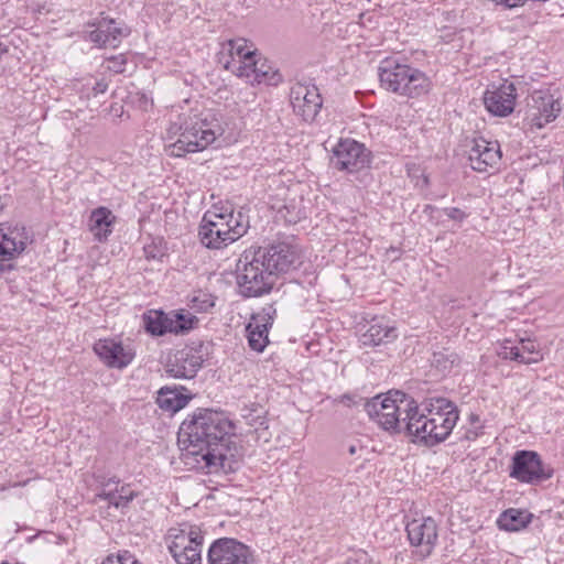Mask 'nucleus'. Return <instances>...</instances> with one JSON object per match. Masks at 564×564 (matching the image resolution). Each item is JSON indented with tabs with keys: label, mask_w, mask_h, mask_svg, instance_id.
<instances>
[{
	"label": "nucleus",
	"mask_w": 564,
	"mask_h": 564,
	"mask_svg": "<svg viewBox=\"0 0 564 564\" xmlns=\"http://www.w3.org/2000/svg\"><path fill=\"white\" fill-rule=\"evenodd\" d=\"M236 430L225 412L198 409L181 426L188 442L182 449L185 465L206 474L235 471L240 458Z\"/></svg>",
	"instance_id": "nucleus-1"
},
{
	"label": "nucleus",
	"mask_w": 564,
	"mask_h": 564,
	"mask_svg": "<svg viewBox=\"0 0 564 564\" xmlns=\"http://www.w3.org/2000/svg\"><path fill=\"white\" fill-rule=\"evenodd\" d=\"M299 259L296 247L284 241L245 250L237 263L240 293L247 297L269 293L274 285L275 275L295 268Z\"/></svg>",
	"instance_id": "nucleus-2"
},
{
	"label": "nucleus",
	"mask_w": 564,
	"mask_h": 564,
	"mask_svg": "<svg viewBox=\"0 0 564 564\" xmlns=\"http://www.w3.org/2000/svg\"><path fill=\"white\" fill-rule=\"evenodd\" d=\"M225 132L221 116L212 110L182 112L166 128V151L171 156L204 151Z\"/></svg>",
	"instance_id": "nucleus-3"
},
{
	"label": "nucleus",
	"mask_w": 564,
	"mask_h": 564,
	"mask_svg": "<svg viewBox=\"0 0 564 564\" xmlns=\"http://www.w3.org/2000/svg\"><path fill=\"white\" fill-rule=\"evenodd\" d=\"M459 412L449 400L440 398L432 400L423 408L415 403L404 416L405 432L415 443L434 446L444 442L457 424Z\"/></svg>",
	"instance_id": "nucleus-4"
},
{
	"label": "nucleus",
	"mask_w": 564,
	"mask_h": 564,
	"mask_svg": "<svg viewBox=\"0 0 564 564\" xmlns=\"http://www.w3.org/2000/svg\"><path fill=\"white\" fill-rule=\"evenodd\" d=\"M217 58L226 70L252 85H275L280 80L278 72L245 39L230 40L223 44Z\"/></svg>",
	"instance_id": "nucleus-5"
},
{
	"label": "nucleus",
	"mask_w": 564,
	"mask_h": 564,
	"mask_svg": "<svg viewBox=\"0 0 564 564\" xmlns=\"http://www.w3.org/2000/svg\"><path fill=\"white\" fill-rule=\"evenodd\" d=\"M249 229V217L242 209L213 206L202 219L198 236L208 249H221L241 238Z\"/></svg>",
	"instance_id": "nucleus-6"
},
{
	"label": "nucleus",
	"mask_w": 564,
	"mask_h": 564,
	"mask_svg": "<svg viewBox=\"0 0 564 564\" xmlns=\"http://www.w3.org/2000/svg\"><path fill=\"white\" fill-rule=\"evenodd\" d=\"M414 405L415 401L413 399L395 391L387 397L376 395L366 402L365 410L369 417L382 430L390 433H400L405 431L403 419L408 416V410L414 408Z\"/></svg>",
	"instance_id": "nucleus-7"
},
{
	"label": "nucleus",
	"mask_w": 564,
	"mask_h": 564,
	"mask_svg": "<svg viewBox=\"0 0 564 564\" xmlns=\"http://www.w3.org/2000/svg\"><path fill=\"white\" fill-rule=\"evenodd\" d=\"M204 535L197 527L172 528L166 535L170 553L177 564H202Z\"/></svg>",
	"instance_id": "nucleus-8"
},
{
	"label": "nucleus",
	"mask_w": 564,
	"mask_h": 564,
	"mask_svg": "<svg viewBox=\"0 0 564 564\" xmlns=\"http://www.w3.org/2000/svg\"><path fill=\"white\" fill-rule=\"evenodd\" d=\"M32 242V236L21 224L0 223V272L12 269L18 259Z\"/></svg>",
	"instance_id": "nucleus-9"
},
{
	"label": "nucleus",
	"mask_w": 564,
	"mask_h": 564,
	"mask_svg": "<svg viewBox=\"0 0 564 564\" xmlns=\"http://www.w3.org/2000/svg\"><path fill=\"white\" fill-rule=\"evenodd\" d=\"M509 476L524 484H535L553 476V469L545 466L536 452L518 451L512 457Z\"/></svg>",
	"instance_id": "nucleus-10"
},
{
	"label": "nucleus",
	"mask_w": 564,
	"mask_h": 564,
	"mask_svg": "<svg viewBox=\"0 0 564 564\" xmlns=\"http://www.w3.org/2000/svg\"><path fill=\"white\" fill-rule=\"evenodd\" d=\"M208 564H257L251 549L234 538L215 540L207 552Z\"/></svg>",
	"instance_id": "nucleus-11"
},
{
	"label": "nucleus",
	"mask_w": 564,
	"mask_h": 564,
	"mask_svg": "<svg viewBox=\"0 0 564 564\" xmlns=\"http://www.w3.org/2000/svg\"><path fill=\"white\" fill-rule=\"evenodd\" d=\"M85 30V40L91 42L95 46L117 47L122 39L130 34L129 28L120 21L108 17L97 18L88 22Z\"/></svg>",
	"instance_id": "nucleus-12"
},
{
	"label": "nucleus",
	"mask_w": 564,
	"mask_h": 564,
	"mask_svg": "<svg viewBox=\"0 0 564 564\" xmlns=\"http://www.w3.org/2000/svg\"><path fill=\"white\" fill-rule=\"evenodd\" d=\"M558 98L554 97L547 89L535 90L528 101L525 120L531 128L542 129L554 121L561 112Z\"/></svg>",
	"instance_id": "nucleus-13"
},
{
	"label": "nucleus",
	"mask_w": 564,
	"mask_h": 564,
	"mask_svg": "<svg viewBox=\"0 0 564 564\" xmlns=\"http://www.w3.org/2000/svg\"><path fill=\"white\" fill-rule=\"evenodd\" d=\"M406 533L419 558L424 560L432 554L438 539L437 524L433 518L421 517L411 520L406 524Z\"/></svg>",
	"instance_id": "nucleus-14"
},
{
	"label": "nucleus",
	"mask_w": 564,
	"mask_h": 564,
	"mask_svg": "<svg viewBox=\"0 0 564 564\" xmlns=\"http://www.w3.org/2000/svg\"><path fill=\"white\" fill-rule=\"evenodd\" d=\"M369 153L364 144L352 140H340L333 149L332 164L339 171L357 172L369 164Z\"/></svg>",
	"instance_id": "nucleus-15"
},
{
	"label": "nucleus",
	"mask_w": 564,
	"mask_h": 564,
	"mask_svg": "<svg viewBox=\"0 0 564 564\" xmlns=\"http://www.w3.org/2000/svg\"><path fill=\"white\" fill-rule=\"evenodd\" d=\"M290 100L293 111L306 122L316 118L323 105L318 88L305 83H297L291 88Z\"/></svg>",
	"instance_id": "nucleus-16"
},
{
	"label": "nucleus",
	"mask_w": 564,
	"mask_h": 564,
	"mask_svg": "<svg viewBox=\"0 0 564 564\" xmlns=\"http://www.w3.org/2000/svg\"><path fill=\"white\" fill-rule=\"evenodd\" d=\"M517 88L512 82L505 80L499 86L490 85L484 95L486 109L494 116L507 117L514 110Z\"/></svg>",
	"instance_id": "nucleus-17"
},
{
	"label": "nucleus",
	"mask_w": 564,
	"mask_h": 564,
	"mask_svg": "<svg viewBox=\"0 0 564 564\" xmlns=\"http://www.w3.org/2000/svg\"><path fill=\"white\" fill-rule=\"evenodd\" d=\"M468 160L474 171L491 173L499 169L501 150L497 141H488L484 138L475 139L469 150Z\"/></svg>",
	"instance_id": "nucleus-18"
},
{
	"label": "nucleus",
	"mask_w": 564,
	"mask_h": 564,
	"mask_svg": "<svg viewBox=\"0 0 564 564\" xmlns=\"http://www.w3.org/2000/svg\"><path fill=\"white\" fill-rule=\"evenodd\" d=\"M276 310L272 305L262 307L261 311L252 314L246 327L248 345L256 352H262L269 344V329L271 328Z\"/></svg>",
	"instance_id": "nucleus-19"
},
{
	"label": "nucleus",
	"mask_w": 564,
	"mask_h": 564,
	"mask_svg": "<svg viewBox=\"0 0 564 564\" xmlns=\"http://www.w3.org/2000/svg\"><path fill=\"white\" fill-rule=\"evenodd\" d=\"M94 351L106 366L116 369L128 367L134 359V351L113 338L99 339L94 345Z\"/></svg>",
	"instance_id": "nucleus-20"
},
{
	"label": "nucleus",
	"mask_w": 564,
	"mask_h": 564,
	"mask_svg": "<svg viewBox=\"0 0 564 564\" xmlns=\"http://www.w3.org/2000/svg\"><path fill=\"white\" fill-rule=\"evenodd\" d=\"M502 359L514 360L520 364H536L543 359V356L536 343L530 338H520L517 344L511 339H505L498 350Z\"/></svg>",
	"instance_id": "nucleus-21"
},
{
	"label": "nucleus",
	"mask_w": 564,
	"mask_h": 564,
	"mask_svg": "<svg viewBox=\"0 0 564 564\" xmlns=\"http://www.w3.org/2000/svg\"><path fill=\"white\" fill-rule=\"evenodd\" d=\"M409 66L410 64L395 56L383 58L378 66L380 86L387 91L398 95L406 72H409Z\"/></svg>",
	"instance_id": "nucleus-22"
},
{
	"label": "nucleus",
	"mask_w": 564,
	"mask_h": 564,
	"mask_svg": "<svg viewBox=\"0 0 564 564\" xmlns=\"http://www.w3.org/2000/svg\"><path fill=\"white\" fill-rule=\"evenodd\" d=\"M203 365V358L192 348L178 350L169 358L166 372L176 379H192Z\"/></svg>",
	"instance_id": "nucleus-23"
},
{
	"label": "nucleus",
	"mask_w": 564,
	"mask_h": 564,
	"mask_svg": "<svg viewBox=\"0 0 564 564\" xmlns=\"http://www.w3.org/2000/svg\"><path fill=\"white\" fill-rule=\"evenodd\" d=\"M398 95L406 98H420L432 89L431 78L421 69L410 65Z\"/></svg>",
	"instance_id": "nucleus-24"
},
{
	"label": "nucleus",
	"mask_w": 564,
	"mask_h": 564,
	"mask_svg": "<svg viewBox=\"0 0 564 564\" xmlns=\"http://www.w3.org/2000/svg\"><path fill=\"white\" fill-rule=\"evenodd\" d=\"M398 333L394 326H391L383 318L373 319L368 329L360 336L362 346H379L397 339Z\"/></svg>",
	"instance_id": "nucleus-25"
},
{
	"label": "nucleus",
	"mask_w": 564,
	"mask_h": 564,
	"mask_svg": "<svg viewBox=\"0 0 564 564\" xmlns=\"http://www.w3.org/2000/svg\"><path fill=\"white\" fill-rule=\"evenodd\" d=\"M116 217L107 207H98L94 209L89 216L88 227L95 239L105 241L112 232V226Z\"/></svg>",
	"instance_id": "nucleus-26"
},
{
	"label": "nucleus",
	"mask_w": 564,
	"mask_h": 564,
	"mask_svg": "<svg viewBox=\"0 0 564 564\" xmlns=\"http://www.w3.org/2000/svg\"><path fill=\"white\" fill-rule=\"evenodd\" d=\"M531 518L532 514L527 510L510 508L499 516L497 524L501 530L513 532L525 528Z\"/></svg>",
	"instance_id": "nucleus-27"
},
{
	"label": "nucleus",
	"mask_w": 564,
	"mask_h": 564,
	"mask_svg": "<svg viewBox=\"0 0 564 564\" xmlns=\"http://www.w3.org/2000/svg\"><path fill=\"white\" fill-rule=\"evenodd\" d=\"M156 402L162 410L177 412L186 406L188 399L176 390L165 387L159 391Z\"/></svg>",
	"instance_id": "nucleus-28"
},
{
	"label": "nucleus",
	"mask_w": 564,
	"mask_h": 564,
	"mask_svg": "<svg viewBox=\"0 0 564 564\" xmlns=\"http://www.w3.org/2000/svg\"><path fill=\"white\" fill-rule=\"evenodd\" d=\"M170 313L162 311H150L144 315L145 329L155 336H162L170 333Z\"/></svg>",
	"instance_id": "nucleus-29"
},
{
	"label": "nucleus",
	"mask_w": 564,
	"mask_h": 564,
	"mask_svg": "<svg viewBox=\"0 0 564 564\" xmlns=\"http://www.w3.org/2000/svg\"><path fill=\"white\" fill-rule=\"evenodd\" d=\"M198 319L189 312H171L170 313V333L183 334L194 328Z\"/></svg>",
	"instance_id": "nucleus-30"
},
{
	"label": "nucleus",
	"mask_w": 564,
	"mask_h": 564,
	"mask_svg": "<svg viewBox=\"0 0 564 564\" xmlns=\"http://www.w3.org/2000/svg\"><path fill=\"white\" fill-rule=\"evenodd\" d=\"M431 362L441 373L445 375L459 364V357L449 349H443L433 354Z\"/></svg>",
	"instance_id": "nucleus-31"
},
{
	"label": "nucleus",
	"mask_w": 564,
	"mask_h": 564,
	"mask_svg": "<svg viewBox=\"0 0 564 564\" xmlns=\"http://www.w3.org/2000/svg\"><path fill=\"white\" fill-rule=\"evenodd\" d=\"M242 417L256 431L268 429L267 411L262 406H252L243 410Z\"/></svg>",
	"instance_id": "nucleus-32"
},
{
	"label": "nucleus",
	"mask_w": 564,
	"mask_h": 564,
	"mask_svg": "<svg viewBox=\"0 0 564 564\" xmlns=\"http://www.w3.org/2000/svg\"><path fill=\"white\" fill-rule=\"evenodd\" d=\"M188 306L198 313H207L215 306V297L207 292H194L188 299Z\"/></svg>",
	"instance_id": "nucleus-33"
},
{
	"label": "nucleus",
	"mask_w": 564,
	"mask_h": 564,
	"mask_svg": "<svg viewBox=\"0 0 564 564\" xmlns=\"http://www.w3.org/2000/svg\"><path fill=\"white\" fill-rule=\"evenodd\" d=\"M127 64V58L123 54H119L116 56H111L108 58V68L117 74L124 72V66Z\"/></svg>",
	"instance_id": "nucleus-34"
},
{
	"label": "nucleus",
	"mask_w": 564,
	"mask_h": 564,
	"mask_svg": "<svg viewBox=\"0 0 564 564\" xmlns=\"http://www.w3.org/2000/svg\"><path fill=\"white\" fill-rule=\"evenodd\" d=\"M117 486H113V488H109V489H101L97 495L96 497L99 499V500H102V501H107L109 506L113 507V502L116 501V498H117Z\"/></svg>",
	"instance_id": "nucleus-35"
},
{
	"label": "nucleus",
	"mask_w": 564,
	"mask_h": 564,
	"mask_svg": "<svg viewBox=\"0 0 564 564\" xmlns=\"http://www.w3.org/2000/svg\"><path fill=\"white\" fill-rule=\"evenodd\" d=\"M96 481L98 482L100 490L106 488L109 489L113 486H118L120 484V479L117 476L105 477L101 475L96 476Z\"/></svg>",
	"instance_id": "nucleus-36"
},
{
	"label": "nucleus",
	"mask_w": 564,
	"mask_h": 564,
	"mask_svg": "<svg viewBox=\"0 0 564 564\" xmlns=\"http://www.w3.org/2000/svg\"><path fill=\"white\" fill-rule=\"evenodd\" d=\"M443 212L448 218L456 221H463L466 218V214L462 209L456 207H447L444 208Z\"/></svg>",
	"instance_id": "nucleus-37"
},
{
	"label": "nucleus",
	"mask_w": 564,
	"mask_h": 564,
	"mask_svg": "<svg viewBox=\"0 0 564 564\" xmlns=\"http://www.w3.org/2000/svg\"><path fill=\"white\" fill-rule=\"evenodd\" d=\"M482 424H478V425H471V427H469L466 433H465V438L468 440V441H475L479 435H481L484 432H482Z\"/></svg>",
	"instance_id": "nucleus-38"
},
{
	"label": "nucleus",
	"mask_w": 564,
	"mask_h": 564,
	"mask_svg": "<svg viewBox=\"0 0 564 564\" xmlns=\"http://www.w3.org/2000/svg\"><path fill=\"white\" fill-rule=\"evenodd\" d=\"M117 491L118 494H120L121 496H126L127 499L131 502L135 497H137V492L131 488L130 485H122L119 487V485L117 486Z\"/></svg>",
	"instance_id": "nucleus-39"
},
{
	"label": "nucleus",
	"mask_w": 564,
	"mask_h": 564,
	"mask_svg": "<svg viewBox=\"0 0 564 564\" xmlns=\"http://www.w3.org/2000/svg\"><path fill=\"white\" fill-rule=\"evenodd\" d=\"M130 501L127 499L126 496H121L120 494H117L116 501L113 502V507L117 509H123L129 506Z\"/></svg>",
	"instance_id": "nucleus-40"
},
{
	"label": "nucleus",
	"mask_w": 564,
	"mask_h": 564,
	"mask_svg": "<svg viewBox=\"0 0 564 564\" xmlns=\"http://www.w3.org/2000/svg\"><path fill=\"white\" fill-rule=\"evenodd\" d=\"M107 88H108L107 83H105V82H97L96 85L94 86L93 90H94L95 95H98V94L106 93Z\"/></svg>",
	"instance_id": "nucleus-41"
},
{
	"label": "nucleus",
	"mask_w": 564,
	"mask_h": 564,
	"mask_svg": "<svg viewBox=\"0 0 564 564\" xmlns=\"http://www.w3.org/2000/svg\"><path fill=\"white\" fill-rule=\"evenodd\" d=\"M469 420H470V424H471L473 426H474V425L481 424V423H480V420H479V416H478V415H476V414H470Z\"/></svg>",
	"instance_id": "nucleus-42"
},
{
	"label": "nucleus",
	"mask_w": 564,
	"mask_h": 564,
	"mask_svg": "<svg viewBox=\"0 0 564 564\" xmlns=\"http://www.w3.org/2000/svg\"><path fill=\"white\" fill-rule=\"evenodd\" d=\"M357 556L358 557L356 558V562H360V561H366L367 560V554L366 553H359Z\"/></svg>",
	"instance_id": "nucleus-43"
},
{
	"label": "nucleus",
	"mask_w": 564,
	"mask_h": 564,
	"mask_svg": "<svg viewBox=\"0 0 564 564\" xmlns=\"http://www.w3.org/2000/svg\"><path fill=\"white\" fill-rule=\"evenodd\" d=\"M144 252L147 254V258H155L153 251H150L148 247L144 248Z\"/></svg>",
	"instance_id": "nucleus-44"
},
{
	"label": "nucleus",
	"mask_w": 564,
	"mask_h": 564,
	"mask_svg": "<svg viewBox=\"0 0 564 564\" xmlns=\"http://www.w3.org/2000/svg\"><path fill=\"white\" fill-rule=\"evenodd\" d=\"M6 47L0 43V56L6 53Z\"/></svg>",
	"instance_id": "nucleus-45"
},
{
	"label": "nucleus",
	"mask_w": 564,
	"mask_h": 564,
	"mask_svg": "<svg viewBox=\"0 0 564 564\" xmlns=\"http://www.w3.org/2000/svg\"><path fill=\"white\" fill-rule=\"evenodd\" d=\"M37 535L28 538V542H32Z\"/></svg>",
	"instance_id": "nucleus-46"
},
{
	"label": "nucleus",
	"mask_w": 564,
	"mask_h": 564,
	"mask_svg": "<svg viewBox=\"0 0 564 564\" xmlns=\"http://www.w3.org/2000/svg\"><path fill=\"white\" fill-rule=\"evenodd\" d=\"M348 564H352V562L349 561Z\"/></svg>",
	"instance_id": "nucleus-47"
}]
</instances>
